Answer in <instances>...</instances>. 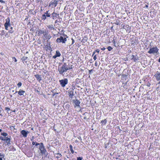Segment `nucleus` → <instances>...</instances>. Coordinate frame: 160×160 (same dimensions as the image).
I'll use <instances>...</instances> for the list:
<instances>
[{
    "label": "nucleus",
    "mask_w": 160,
    "mask_h": 160,
    "mask_svg": "<svg viewBox=\"0 0 160 160\" xmlns=\"http://www.w3.org/2000/svg\"><path fill=\"white\" fill-rule=\"evenodd\" d=\"M72 68H69L68 67V65L66 63H63L62 67L60 68L58 67V70L60 74L64 75L63 73L67 72L68 70L71 69Z\"/></svg>",
    "instance_id": "nucleus-1"
},
{
    "label": "nucleus",
    "mask_w": 160,
    "mask_h": 160,
    "mask_svg": "<svg viewBox=\"0 0 160 160\" xmlns=\"http://www.w3.org/2000/svg\"><path fill=\"white\" fill-rule=\"evenodd\" d=\"M38 148L40 151V153L42 155H44L47 156L48 155V153L47 152L46 149L45 148V147L43 143L41 146H39Z\"/></svg>",
    "instance_id": "nucleus-2"
},
{
    "label": "nucleus",
    "mask_w": 160,
    "mask_h": 160,
    "mask_svg": "<svg viewBox=\"0 0 160 160\" xmlns=\"http://www.w3.org/2000/svg\"><path fill=\"white\" fill-rule=\"evenodd\" d=\"M159 49L157 47H153L150 48L149 51L148 52L149 54L158 53Z\"/></svg>",
    "instance_id": "nucleus-3"
},
{
    "label": "nucleus",
    "mask_w": 160,
    "mask_h": 160,
    "mask_svg": "<svg viewBox=\"0 0 160 160\" xmlns=\"http://www.w3.org/2000/svg\"><path fill=\"white\" fill-rule=\"evenodd\" d=\"M6 22L4 24L5 29L6 30H8V28L11 27V25L10 23V18L8 17L5 20Z\"/></svg>",
    "instance_id": "nucleus-4"
},
{
    "label": "nucleus",
    "mask_w": 160,
    "mask_h": 160,
    "mask_svg": "<svg viewBox=\"0 0 160 160\" xmlns=\"http://www.w3.org/2000/svg\"><path fill=\"white\" fill-rule=\"evenodd\" d=\"M59 82L62 87H64L68 83V80L67 78H64L59 80Z\"/></svg>",
    "instance_id": "nucleus-5"
},
{
    "label": "nucleus",
    "mask_w": 160,
    "mask_h": 160,
    "mask_svg": "<svg viewBox=\"0 0 160 160\" xmlns=\"http://www.w3.org/2000/svg\"><path fill=\"white\" fill-rule=\"evenodd\" d=\"M66 38H63V36H61L60 38H58L56 40V42L58 43L62 42V43H65L67 41Z\"/></svg>",
    "instance_id": "nucleus-6"
},
{
    "label": "nucleus",
    "mask_w": 160,
    "mask_h": 160,
    "mask_svg": "<svg viewBox=\"0 0 160 160\" xmlns=\"http://www.w3.org/2000/svg\"><path fill=\"white\" fill-rule=\"evenodd\" d=\"M43 36L48 42H49V40L52 38V36L49 34L48 30H45V33Z\"/></svg>",
    "instance_id": "nucleus-7"
},
{
    "label": "nucleus",
    "mask_w": 160,
    "mask_h": 160,
    "mask_svg": "<svg viewBox=\"0 0 160 160\" xmlns=\"http://www.w3.org/2000/svg\"><path fill=\"white\" fill-rule=\"evenodd\" d=\"M72 102L74 104V106L75 108L76 107H80V102L79 100L76 98L75 99L72 100Z\"/></svg>",
    "instance_id": "nucleus-8"
},
{
    "label": "nucleus",
    "mask_w": 160,
    "mask_h": 160,
    "mask_svg": "<svg viewBox=\"0 0 160 160\" xmlns=\"http://www.w3.org/2000/svg\"><path fill=\"white\" fill-rule=\"evenodd\" d=\"M73 91L74 89L73 88H70L68 91V95L71 98H72L74 96Z\"/></svg>",
    "instance_id": "nucleus-9"
},
{
    "label": "nucleus",
    "mask_w": 160,
    "mask_h": 160,
    "mask_svg": "<svg viewBox=\"0 0 160 160\" xmlns=\"http://www.w3.org/2000/svg\"><path fill=\"white\" fill-rule=\"evenodd\" d=\"M58 1L56 0H54L53 2L51 1L49 5V7H51V5L53 6H54V7H55L57 4H58Z\"/></svg>",
    "instance_id": "nucleus-10"
},
{
    "label": "nucleus",
    "mask_w": 160,
    "mask_h": 160,
    "mask_svg": "<svg viewBox=\"0 0 160 160\" xmlns=\"http://www.w3.org/2000/svg\"><path fill=\"white\" fill-rule=\"evenodd\" d=\"M20 132L23 137L25 138L26 137L28 134L29 133V132L25 130H22Z\"/></svg>",
    "instance_id": "nucleus-11"
},
{
    "label": "nucleus",
    "mask_w": 160,
    "mask_h": 160,
    "mask_svg": "<svg viewBox=\"0 0 160 160\" xmlns=\"http://www.w3.org/2000/svg\"><path fill=\"white\" fill-rule=\"evenodd\" d=\"M18 92V94L20 95H24L26 96V93H25V91L23 90H22L21 89H20L19 91H16L15 92V93ZM15 94V93H14Z\"/></svg>",
    "instance_id": "nucleus-12"
},
{
    "label": "nucleus",
    "mask_w": 160,
    "mask_h": 160,
    "mask_svg": "<svg viewBox=\"0 0 160 160\" xmlns=\"http://www.w3.org/2000/svg\"><path fill=\"white\" fill-rule=\"evenodd\" d=\"M132 58L131 59V60H133L135 62H136L137 61L139 60V57L137 55H132Z\"/></svg>",
    "instance_id": "nucleus-13"
},
{
    "label": "nucleus",
    "mask_w": 160,
    "mask_h": 160,
    "mask_svg": "<svg viewBox=\"0 0 160 160\" xmlns=\"http://www.w3.org/2000/svg\"><path fill=\"white\" fill-rule=\"evenodd\" d=\"M154 76L156 78L157 81H159L160 80V72L158 71L156 72Z\"/></svg>",
    "instance_id": "nucleus-14"
},
{
    "label": "nucleus",
    "mask_w": 160,
    "mask_h": 160,
    "mask_svg": "<svg viewBox=\"0 0 160 160\" xmlns=\"http://www.w3.org/2000/svg\"><path fill=\"white\" fill-rule=\"evenodd\" d=\"M57 13L54 12L51 14V17H52L53 19L55 20L57 19Z\"/></svg>",
    "instance_id": "nucleus-15"
},
{
    "label": "nucleus",
    "mask_w": 160,
    "mask_h": 160,
    "mask_svg": "<svg viewBox=\"0 0 160 160\" xmlns=\"http://www.w3.org/2000/svg\"><path fill=\"white\" fill-rule=\"evenodd\" d=\"M35 77L40 82L42 80V77H41V75H38V74H36L34 75Z\"/></svg>",
    "instance_id": "nucleus-16"
},
{
    "label": "nucleus",
    "mask_w": 160,
    "mask_h": 160,
    "mask_svg": "<svg viewBox=\"0 0 160 160\" xmlns=\"http://www.w3.org/2000/svg\"><path fill=\"white\" fill-rule=\"evenodd\" d=\"M11 138V136H8L7 137H5V143H6L7 142H10Z\"/></svg>",
    "instance_id": "nucleus-17"
},
{
    "label": "nucleus",
    "mask_w": 160,
    "mask_h": 160,
    "mask_svg": "<svg viewBox=\"0 0 160 160\" xmlns=\"http://www.w3.org/2000/svg\"><path fill=\"white\" fill-rule=\"evenodd\" d=\"M49 12V10H48L44 13L47 17H51V14Z\"/></svg>",
    "instance_id": "nucleus-18"
},
{
    "label": "nucleus",
    "mask_w": 160,
    "mask_h": 160,
    "mask_svg": "<svg viewBox=\"0 0 160 160\" xmlns=\"http://www.w3.org/2000/svg\"><path fill=\"white\" fill-rule=\"evenodd\" d=\"M47 27L50 30H52L55 29V28L53 25H50L47 26Z\"/></svg>",
    "instance_id": "nucleus-19"
},
{
    "label": "nucleus",
    "mask_w": 160,
    "mask_h": 160,
    "mask_svg": "<svg viewBox=\"0 0 160 160\" xmlns=\"http://www.w3.org/2000/svg\"><path fill=\"white\" fill-rule=\"evenodd\" d=\"M45 33V30H40L38 31V34L39 35H40L43 34V35Z\"/></svg>",
    "instance_id": "nucleus-20"
},
{
    "label": "nucleus",
    "mask_w": 160,
    "mask_h": 160,
    "mask_svg": "<svg viewBox=\"0 0 160 160\" xmlns=\"http://www.w3.org/2000/svg\"><path fill=\"white\" fill-rule=\"evenodd\" d=\"M107 122V120L106 119H105L104 120H102L101 121V123H102V125H105Z\"/></svg>",
    "instance_id": "nucleus-21"
},
{
    "label": "nucleus",
    "mask_w": 160,
    "mask_h": 160,
    "mask_svg": "<svg viewBox=\"0 0 160 160\" xmlns=\"http://www.w3.org/2000/svg\"><path fill=\"white\" fill-rule=\"evenodd\" d=\"M57 57H59L61 56V54L58 50H57L56 51L55 54Z\"/></svg>",
    "instance_id": "nucleus-22"
},
{
    "label": "nucleus",
    "mask_w": 160,
    "mask_h": 160,
    "mask_svg": "<svg viewBox=\"0 0 160 160\" xmlns=\"http://www.w3.org/2000/svg\"><path fill=\"white\" fill-rule=\"evenodd\" d=\"M9 148L10 149V150H12L13 151H14L16 150V148L13 146H11L9 147Z\"/></svg>",
    "instance_id": "nucleus-23"
},
{
    "label": "nucleus",
    "mask_w": 160,
    "mask_h": 160,
    "mask_svg": "<svg viewBox=\"0 0 160 160\" xmlns=\"http://www.w3.org/2000/svg\"><path fill=\"white\" fill-rule=\"evenodd\" d=\"M14 31L13 29V28L12 27H10V30L8 31L9 33H12L14 32Z\"/></svg>",
    "instance_id": "nucleus-24"
},
{
    "label": "nucleus",
    "mask_w": 160,
    "mask_h": 160,
    "mask_svg": "<svg viewBox=\"0 0 160 160\" xmlns=\"http://www.w3.org/2000/svg\"><path fill=\"white\" fill-rule=\"evenodd\" d=\"M46 17H47L46 15L44 13L42 15V17H41L42 20H45L46 19Z\"/></svg>",
    "instance_id": "nucleus-25"
},
{
    "label": "nucleus",
    "mask_w": 160,
    "mask_h": 160,
    "mask_svg": "<svg viewBox=\"0 0 160 160\" xmlns=\"http://www.w3.org/2000/svg\"><path fill=\"white\" fill-rule=\"evenodd\" d=\"M69 148L72 154L74 152V151L72 149V146L71 145H70L69 146Z\"/></svg>",
    "instance_id": "nucleus-26"
},
{
    "label": "nucleus",
    "mask_w": 160,
    "mask_h": 160,
    "mask_svg": "<svg viewBox=\"0 0 160 160\" xmlns=\"http://www.w3.org/2000/svg\"><path fill=\"white\" fill-rule=\"evenodd\" d=\"M1 135L4 137H7L6 136L8 135V134L6 132H1Z\"/></svg>",
    "instance_id": "nucleus-27"
},
{
    "label": "nucleus",
    "mask_w": 160,
    "mask_h": 160,
    "mask_svg": "<svg viewBox=\"0 0 160 160\" xmlns=\"http://www.w3.org/2000/svg\"><path fill=\"white\" fill-rule=\"evenodd\" d=\"M62 18H59V19H57L55 21V23H56L57 22H61L62 21Z\"/></svg>",
    "instance_id": "nucleus-28"
},
{
    "label": "nucleus",
    "mask_w": 160,
    "mask_h": 160,
    "mask_svg": "<svg viewBox=\"0 0 160 160\" xmlns=\"http://www.w3.org/2000/svg\"><path fill=\"white\" fill-rule=\"evenodd\" d=\"M43 143L42 142H40V143H39L36 142L35 144V146H37L38 145H39V146H41V145Z\"/></svg>",
    "instance_id": "nucleus-29"
},
{
    "label": "nucleus",
    "mask_w": 160,
    "mask_h": 160,
    "mask_svg": "<svg viewBox=\"0 0 160 160\" xmlns=\"http://www.w3.org/2000/svg\"><path fill=\"white\" fill-rule=\"evenodd\" d=\"M5 155L2 153H0V158H3L4 160H5V158H4Z\"/></svg>",
    "instance_id": "nucleus-30"
},
{
    "label": "nucleus",
    "mask_w": 160,
    "mask_h": 160,
    "mask_svg": "<svg viewBox=\"0 0 160 160\" xmlns=\"http://www.w3.org/2000/svg\"><path fill=\"white\" fill-rule=\"evenodd\" d=\"M126 28V29L127 30H131V27H130L129 25H127L125 26Z\"/></svg>",
    "instance_id": "nucleus-31"
},
{
    "label": "nucleus",
    "mask_w": 160,
    "mask_h": 160,
    "mask_svg": "<svg viewBox=\"0 0 160 160\" xmlns=\"http://www.w3.org/2000/svg\"><path fill=\"white\" fill-rule=\"evenodd\" d=\"M76 82L77 84H79L81 82V81L79 78H77L76 79Z\"/></svg>",
    "instance_id": "nucleus-32"
},
{
    "label": "nucleus",
    "mask_w": 160,
    "mask_h": 160,
    "mask_svg": "<svg viewBox=\"0 0 160 160\" xmlns=\"http://www.w3.org/2000/svg\"><path fill=\"white\" fill-rule=\"evenodd\" d=\"M28 58V57H23L22 58H21V60H22V61H24L25 60H27Z\"/></svg>",
    "instance_id": "nucleus-33"
},
{
    "label": "nucleus",
    "mask_w": 160,
    "mask_h": 160,
    "mask_svg": "<svg viewBox=\"0 0 160 160\" xmlns=\"http://www.w3.org/2000/svg\"><path fill=\"white\" fill-rule=\"evenodd\" d=\"M50 42H49V46H48V47H47V48H48L49 50H51V51H52V48L50 46Z\"/></svg>",
    "instance_id": "nucleus-34"
},
{
    "label": "nucleus",
    "mask_w": 160,
    "mask_h": 160,
    "mask_svg": "<svg viewBox=\"0 0 160 160\" xmlns=\"http://www.w3.org/2000/svg\"><path fill=\"white\" fill-rule=\"evenodd\" d=\"M109 144V142L107 143H105V148H108V146Z\"/></svg>",
    "instance_id": "nucleus-35"
},
{
    "label": "nucleus",
    "mask_w": 160,
    "mask_h": 160,
    "mask_svg": "<svg viewBox=\"0 0 160 160\" xmlns=\"http://www.w3.org/2000/svg\"><path fill=\"white\" fill-rule=\"evenodd\" d=\"M65 107L66 108L69 109L70 107V105L68 104H67L65 106Z\"/></svg>",
    "instance_id": "nucleus-36"
},
{
    "label": "nucleus",
    "mask_w": 160,
    "mask_h": 160,
    "mask_svg": "<svg viewBox=\"0 0 160 160\" xmlns=\"http://www.w3.org/2000/svg\"><path fill=\"white\" fill-rule=\"evenodd\" d=\"M29 12H31L32 14L33 15L35 14L36 13V12L35 11L34 13V12H33V10H30Z\"/></svg>",
    "instance_id": "nucleus-37"
},
{
    "label": "nucleus",
    "mask_w": 160,
    "mask_h": 160,
    "mask_svg": "<svg viewBox=\"0 0 160 160\" xmlns=\"http://www.w3.org/2000/svg\"><path fill=\"white\" fill-rule=\"evenodd\" d=\"M107 48L108 51H110L112 49V48L111 46H108Z\"/></svg>",
    "instance_id": "nucleus-38"
},
{
    "label": "nucleus",
    "mask_w": 160,
    "mask_h": 160,
    "mask_svg": "<svg viewBox=\"0 0 160 160\" xmlns=\"http://www.w3.org/2000/svg\"><path fill=\"white\" fill-rule=\"evenodd\" d=\"M5 137H4L2 136L0 137V139L3 141H5Z\"/></svg>",
    "instance_id": "nucleus-39"
},
{
    "label": "nucleus",
    "mask_w": 160,
    "mask_h": 160,
    "mask_svg": "<svg viewBox=\"0 0 160 160\" xmlns=\"http://www.w3.org/2000/svg\"><path fill=\"white\" fill-rule=\"evenodd\" d=\"M22 85V83L19 82L17 84V85L18 86V88L20 87Z\"/></svg>",
    "instance_id": "nucleus-40"
},
{
    "label": "nucleus",
    "mask_w": 160,
    "mask_h": 160,
    "mask_svg": "<svg viewBox=\"0 0 160 160\" xmlns=\"http://www.w3.org/2000/svg\"><path fill=\"white\" fill-rule=\"evenodd\" d=\"M134 38H132V44L133 45H134V44L135 43V41H134Z\"/></svg>",
    "instance_id": "nucleus-41"
},
{
    "label": "nucleus",
    "mask_w": 160,
    "mask_h": 160,
    "mask_svg": "<svg viewBox=\"0 0 160 160\" xmlns=\"http://www.w3.org/2000/svg\"><path fill=\"white\" fill-rule=\"evenodd\" d=\"M82 157H79L77 158V160H82Z\"/></svg>",
    "instance_id": "nucleus-42"
},
{
    "label": "nucleus",
    "mask_w": 160,
    "mask_h": 160,
    "mask_svg": "<svg viewBox=\"0 0 160 160\" xmlns=\"http://www.w3.org/2000/svg\"><path fill=\"white\" fill-rule=\"evenodd\" d=\"M5 110H7V112H8L10 110V109L8 107H5Z\"/></svg>",
    "instance_id": "nucleus-43"
},
{
    "label": "nucleus",
    "mask_w": 160,
    "mask_h": 160,
    "mask_svg": "<svg viewBox=\"0 0 160 160\" xmlns=\"http://www.w3.org/2000/svg\"><path fill=\"white\" fill-rule=\"evenodd\" d=\"M62 36L63 37V38H65V37L66 38H68V37L67 36V35L65 34L64 33L62 34Z\"/></svg>",
    "instance_id": "nucleus-44"
},
{
    "label": "nucleus",
    "mask_w": 160,
    "mask_h": 160,
    "mask_svg": "<svg viewBox=\"0 0 160 160\" xmlns=\"http://www.w3.org/2000/svg\"><path fill=\"white\" fill-rule=\"evenodd\" d=\"M12 59L14 61L16 62L17 61V59L15 57H13L12 58Z\"/></svg>",
    "instance_id": "nucleus-45"
},
{
    "label": "nucleus",
    "mask_w": 160,
    "mask_h": 160,
    "mask_svg": "<svg viewBox=\"0 0 160 160\" xmlns=\"http://www.w3.org/2000/svg\"><path fill=\"white\" fill-rule=\"evenodd\" d=\"M2 35H3L5 34V31L4 30H2Z\"/></svg>",
    "instance_id": "nucleus-46"
},
{
    "label": "nucleus",
    "mask_w": 160,
    "mask_h": 160,
    "mask_svg": "<svg viewBox=\"0 0 160 160\" xmlns=\"http://www.w3.org/2000/svg\"><path fill=\"white\" fill-rule=\"evenodd\" d=\"M71 40H72V44H73L75 42V41L72 38L71 39Z\"/></svg>",
    "instance_id": "nucleus-47"
},
{
    "label": "nucleus",
    "mask_w": 160,
    "mask_h": 160,
    "mask_svg": "<svg viewBox=\"0 0 160 160\" xmlns=\"http://www.w3.org/2000/svg\"><path fill=\"white\" fill-rule=\"evenodd\" d=\"M56 155H58L60 157L62 156L61 154L59 153H56L55 154Z\"/></svg>",
    "instance_id": "nucleus-48"
},
{
    "label": "nucleus",
    "mask_w": 160,
    "mask_h": 160,
    "mask_svg": "<svg viewBox=\"0 0 160 160\" xmlns=\"http://www.w3.org/2000/svg\"><path fill=\"white\" fill-rule=\"evenodd\" d=\"M93 59H94V60H95L96 59L97 57H96V55H94V56L93 57Z\"/></svg>",
    "instance_id": "nucleus-49"
},
{
    "label": "nucleus",
    "mask_w": 160,
    "mask_h": 160,
    "mask_svg": "<svg viewBox=\"0 0 160 160\" xmlns=\"http://www.w3.org/2000/svg\"><path fill=\"white\" fill-rule=\"evenodd\" d=\"M7 143L8 146H9L11 144L10 142H7L6 143Z\"/></svg>",
    "instance_id": "nucleus-50"
},
{
    "label": "nucleus",
    "mask_w": 160,
    "mask_h": 160,
    "mask_svg": "<svg viewBox=\"0 0 160 160\" xmlns=\"http://www.w3.org/2000/svg\"><path fill=\"white\" fill-rule=\"evenodd\" d=\"M99 51H100V50L99 49H97L95 51V52H97L98 53L99 52Z\"/></svg>",
    "instance_id": "nucleus-51"
},
{
    "label": "nucleus",
    "mask_w": 160,
    "mask_h": 160,
    "mask_svg": "<svg viewBox=\"0 0 160 160\" xmlns=\"http://www.w3.org/2000/svg\"><path fill=\"white\" fill-rule=\"evenodd\" d=\"M36 142H34V141H33L32 142V145H34L35 144V143H36Z\"/></svg>",
    "instance_id": "nucleus-52"
},
{
    "label": "nucleus",
    "mask_w": 160,
    "mask_h": 160,
    "mask_svg": "<svg viewBox=\"0 0 160 160\" xmlns=\"http://www.w3.org/2000/svg\"><path fill=\"white\" fill-rule=\"evenodd\" d=\"M57 57L55 55L52 57V58L54 59L56 58Z\"/></svg>",
    "instance_id": "nucleus-53"
},
{
    "label": "nucleus",
    "mask_w": 160,
    "mask_h": 160,
    "mask_svg": "<svg viewBox=\"0 0 160 160\" xmlns=\"http://www.w3.org/2000/svg\"><path fill=\"white\" fill-rule=\"evenodd\" d=\"M101 50H102V51H104L106 49V48L103 47V48H101Z\"/></svg>",
    "instance_id": "nucleus-54"
},
{
    "label": "nucleus",
    "mask_w": 160,
    "mask_h": 160,
    "mask_svg": "<svg viewBox=\"0 0 160 160\" xmlns=\"http://www.w3.org/2000/svg\"><path fill=\"white\" fill-rule=\"evenodd\" d=\"M58 94V93H57V92H55V93H53V94H52V96H54V95H56V94Z\"/></svg>",
    "instance_id": "nucleus-55"
},
{
    "label": "nucleus",
    "mask_w": 160,
    "mask_h": 160,
    "mask_svg": "<svg viewBox=\"0 0 160 160\" xmlns=\"http://www.w3.org/2000/svg\"><path fill=\"white\" fill-rule=\"evenodd\" d=\"M0 2L5 3V2L3 1V0H0Z\"/></svg>",
    "instance_id": "nucleus-56"
},
{
    "label": "nucleus",
    "mask_w": 160,
    "mask_h": 160,
    "mask_svg": "<svg viewBox=\"0 0 160 160\" xmlns=\"http://www.w3.org/2000/svg\"><path fill=\"white\" fill-rule=\"evenodd\" d=\"M57 18H58V19H59V18H60L59 15V14L57 13Z\"/></svg>",
    "instance_id": "nucleus-57"
},
{
    "label": "nucleus",
    "mask_w": 160,
    "mask_h": 160,
    "mask_svg": "<svg viewBox=\"0 0 160 160\" xmlns=\"http://www.w3.org/2000/svg\"><path fill=\"white\" fill-rule=\"evenodd\" d=\"M86 114H87V112H85V113H84L83 114V115L85 116H86Z\"/></svg>",
    "instance_id": "nucleus-58"
},
{
    "label": "nucleus",
    "mask_w": 160,
    "mask_h": 160,
    "mask_svg": "<svg viewBox=\"0 0 160 160\" xmlns=\"http://www.w3.org/2000/svg\"><path fill=\"white\" fill-rule=\"evenodd\" d=\"M92 70H89V73L90 74L91 73V72H92Z\"/></svg>",
    "instance_id": "nucleus-59"
},
{
    "label": "nucleus",
    "mask_w": 160,
    "mask_h": 160,
    "mask_svg": "<svg viewBox=\"0 0 160 160\" xmlns=\"http://www.w3.org/2000/svg\"><path fill=\"white\" fill-rule=\"evenodd\" d=\"M95 65L96 66H98V64H97V62H95Z\"/></svg>",
    "instance_id": "nucleus-60"
},
{
    "label": "nucleus",
    "mask_w": 160,
    "mask_h": 160,
    "mask_svg": "<svg viewBox=\"0 0 160 160\" xmlns=\"http://www.w3.org/2000/svg\"><path fill=\"white\" fill-rule=\"evenodd\" d=\"M83 119H87V117H86V116H84V117H83Z\"/></svg>",
    "instance_id": "nucleus-61"
},
{
    "label": "nucleus",
    "mask_w": 160,
    "mask_h": 160,
    "mask_svg": "<svg viewBox=\"0 0 160 160\" xmlns=\"http://www.w3.org/2000/svg\"><path fill=\"white\" fill-rule=\"evenodd\" d=\"M37 2H39L40 1V0H36Z\"/></svg>",
    "instance_id": "nucleus-62"
},
{
    "label": "nucleus",
    "mask_w": 160,
    "mask_h": 160,
    "mask_svg": "<svg viewBox=\"0 0 160 160\" xmlns=\"http://www.w3.org/2000/svg\"><path fill=\"white\" fill-rule=\"evenodd\" d=\"M95 52H95V51H94V52H93V54H92V56H93L94 55V54H95Z\"/></svg>",
    "instance_id": "nucleus-63"
},
{
    "label": "nucleus",
    "mask_w": 160,
    "mask_h": 160,
    "mask_svg": "<svg viewBox=\"0 0 160 160\" xmlns=\"http://www.w3.org/2000/svg\"><path fill=\"white\" fill-rule=\"evenodd\" d=\"M158 62H160V57L159 58V59H158Z\"/></svg>",
    "instance_id": "nucleus-64"
}]
</instances>
